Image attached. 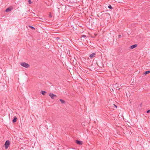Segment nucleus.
<instances>
[{
  "label": "nucleus",
  "mask_w": 150,
  "mask_h": 150,
  "mask_svg": "<svg viewBox=\"0 0 150 150\" xmlns=\"http://www.w3.org/2000/svg\"><path fill=\"white\" fill-rule=\"evenodd\" d=\"M115 126H115L114 127L115 130H113V134H115L116 135V133L119 135L120 134V132L119 131H118V130L120 128V127L118 126H116V125Z\"/></svg>",
  "instance_id": "f257e3e1"
},
{
  "label": "nucleus",
  "mask_w": 150,
  "mask_h": 150,
  "mask_svg": "<svg viewBox=\"0 0 150 150\" xmlns=\"http://www.w3.org/2000/svg\"><path fill=\"white\" fill-rule=\"evenodd\" d=\"M10 144V141L9 140H7L5 142L4 146L6 149L8 148Z\"/></svg>",
  "instance_id": "f03ea898"
},
{
  "label": "nucleus",
  "mask_w": 150,
  "mask_h": 150,
  "mask_svg": "<svg viewBox=\"0 0 150 150\" xmlns=\"http://www.w3.org/2000/svg\"><path fill=\"white\" fill-rule=\"evenodd\" d=\"M104 17L105 18V19H106L107 21L109 20L110 18V15L109 13H105L103 15Z\"/></svg>",
  "instance_id": "7ed1b4c3"
},
{
  "label": "nucleus",
  "mask_w": 150,
  "mask_h": 150,
  "mask_svg": "<svg viewBox=\"0 0 150 150\" xmlns=\"http://www.w3.org/2000/svg\"><path fill=\"white\" fill-rule=\"evenodd\" d=\"M20 64L22 66L26 68H28L30 66V65L28 64L25 62L21 63Z\"/></svg>",
  "instance_id": "20e7f679"
},
{
  "label": "nucleus",
  "mask_w": 150,
  "mask_h": 150,
  "mask_svg": "<svg viewBox=\"0 0 150 150\" xmlns=\"http://www.w3.org/2000/svg\"><path fill=\"white\" fill-rule=\"evenodd\" d=\"M49 96L51 97V98L52 99H54V98L56 97H57V96L56 95H54V94L51 93H50L49 94Z\"/></svg>",
  "instance_id": "39448f33"
},
{
  "label": "nucleus",
  "mask_w": 150,
  "mask_h": 150,
  "mask_svg": "<svg viewBox=\"0 0 150 150\" xmlns=\"http://www.w3.org/2000/svg\"><path fill=\"white\" fill-rule=\"evenodd\" d=\"M13 9V7H9L6 10L5 12H7L8 11H11Z\"/></svg>",
  "instance_id": "423d86ee"
},
{
  "label": "nucleus",
  "mask_w": 150,
  "mask_h": 150,
  "mask_svg": "<svg viewBox=\"0 0 150 150\" xmlns=\"http://www.w3.org/2000/svg\"><path fill=\"white\" fill-rule=\"evenodd\" d=\"M76 142L77 144L79 145H81L82 144V142L78 140H76Z\"/></svg>",
  "instance_id": "0eeeda50"
},
{
  "label": "nucleus",
  "mask_w": 150,
  "mask_h": 150,
  "mask_svg": "<svg viewBox=\"0 0 150 150\" xmlns=\"http://www.w3.org/2000/svg\"><path fill=\"white\" fill-rule=\"evenodd\" d=\"M96 64H97V65L100 68H102V67H103L104 65L103 64L101 63H100L99 64H98V63L97 62H96Z\"/></svg>",
  "instance_id": "6e6552de"
},
{
  "label": "nucleus",
  "mask_w": 150,
  "mask_h": 150,
  "mask_svg": "<svg viewBox=\"0 0 150 150\" xmlns=\"http://www.w3.org/2000/svg\"><path fill=\"white\" fill-rule=\"evenodd\" d=\"M95 55L96 53H93L92 54L90 55L89 57L91 58H92L93 57H95Z\"/></svg>",
  "instance_id": "1a4fd4ad"
},
{
  "label": "nucleus",
  "mask_w": 150,
  "mask_h": 150,
  "mask_svg": "<svg viewBox=\"0 0 150 150\" xmlns=\"http://www.w3.org/2000/svg\"><path fill=\"white\" fill-rule=\"evenodd\" d=\"M137 46V44H134V45H133L131 46L130 47V48L131 49H133L136 47Z\"/></svg>",
  "instance_id": "9d476101"
},
{
  "label": "nucleus",
  "mask_w": 150,
  "mask_h": 150,
  "mask_svg": "<svg viewBox=\"0 0 150 150\" xmlns=\"http://www.w3.org/2000/svg\"><path fill=\"white\" fill-rule=\"evenodd\" d=\"M17 120V118L16 116H15L14 117V118L12 120V122L13 123H14L16 122Z\"/></svg>",
  "instance_id": "9b49d317"
},
{
  "label": "nucleus",
  "mask_w": 150,
  "mask_h": 150,
  "mask_svg": "<svg viewBox=\"0 0 150 150\" xmlns=\"http://www.w3.org/2000/svg\"><path fill=\"white\" fill-rule=\"evenodd\" d=\"M46 93H47L45 91H41V93L43 95H45Z\"/></svg>",
  "instance_id": "f8f14e48"
},
{
  "label": "nucleus",
  "mask_w": 150,
  "mask_h": 150,
  "mask_svg": "<svg viewBox=\"0 0 150 150\" xmlns=\"http://www.w3.org/2000/svg\"><path fill=\"white\" fill-rule=\"evenodd\" d=\"M59 101L61 102V103L62 104L64 103H65V101L62 99H60Z\"/></svg>",
  "instance_id": "ddd939ff"
},
{
  "label": "nucleus",
  "mask_w": 150,
  "mask_h": 150,
  "mask_svg": "<svg viewBox=\"0 0 150 150\" xmlns=\"http://www.w3.org/2000/svg\"><path fill=\"white\" fill-rule=\"evenodd\" d=\"M150 73V71L149 70V71H145V73H144V74H149Z\"/></svg>",
  "instance_id": "4468645a"
},
{
  "label": "nucleus",
  "mask_w": 150,
  "mask_h": 150,
  "mask_svg": "<svg viewBox=\"0 0 150 150\" xmlns=\"http://www.w3.org/2000/svg\"><path fill=\"white\" fill-rule=\"evenodd\" d=\"M29 27L32 30H35V28L34 27H33V26H32L31 25H29Z\"/></svg>",
  "instance_id": "2eb2a0df"
},
{
  "label": "nucleus",
  "mask_w": 150,
  "mask_h": 150,
  "mask_svg": "<svg viewBox=\"0 0 150 150\" xmlns=\"http://www.w3.org/2000/svg\"><path fill=\"white\" fill-rule=\"evenodd\" d=\"M114 107L115 108H117V105H115L114 104H113V107Z\"/></svg>",
  "instance_id": "dca6fc26"
},
{
  "label": "nucleus",
  "mask_w": 150,
  "mask_h": 150,
  "mask_svg": "<svg viewBox=\"0 0 150 150\" xmlns=\"http://www.w3.org/2000/svg\"><path fill=\"white\" fill-rule=\"evenodd\" d=\"M108 8H110V9H112V7L110 5L108 6Z\"/></svg>",
  "instance_id": "f3484780"
},
{
  "label": "nucleus",
  "mask_w": 150,
  "mask_h": 150,
  "mask_svg": "<svg viewBox=\"0 0 150 150\" xmlns=\"http://www.w3.org/2000/svg\"><path fill=\"white\" fill-rule=\"evenodd\" d=\"M86 37V35H81V38H85Z\"/></svg>",
  "instance_id": "a211bd4d"
},
{
  "label": "nucleus",
  "mask_w": 150,
  "mask_h": 150,
  "mask_svg": "<svg viewBox=\"0 0 150 150\" xmlns=\"http://www.w3.org/2000/svg\"><path fill=\"white\" fill-rule=\"evenodd\" d=\"M28 2L29 4H31L32 3V2H31L30 0H28Z\"/></svg>",
  "instance_id": "6ab92c4d"
},
{
  "label": "nucleus",
  "mask_w": 150,
  "mask_h": 150,
  "mask_svg": "<svg viewBox=\"0 0 150 150\" xmlns=\"http://www.w3.org/2000/svg\"><path fill=\"white\" fill-rule=\"evenodd\" d=\"M49 17L50 18H51L52 16V15L50 13V15H49Z\"/></svg>",
  "instance_id": "aec40b11"
},
{
  "label": "nucleus",
  "mask_w": 150,
  "mask_h": 150,
  "mask_svg": "<svg viewBox=\"0 0 150 150\" xmlns=\"http://www.w3.org/2000/svg\"><path fill=\"white\" fill-rule=\"evenodd\" d=\"M118 38H120L121 37V35H119L118 36Z\"/></svg>",
  "instance_id": "412c9836"
},
{
  "label": "nucleus",
  "mask_w": 150,
  "mask_h": 150,
  "mask_svg": "<svg viewBox=\"0 0 150 150\" xmlns=\"http://www.w3.org/2000/svg\"><path fill=\"white\" fill-rule=\"evenodd\" d=\"M146 112L147 113H149L150 112V110H148L146 111Z\"/></svg>",
  "instance_id": "4be33fe9"
}]
</instances>
